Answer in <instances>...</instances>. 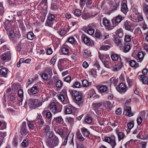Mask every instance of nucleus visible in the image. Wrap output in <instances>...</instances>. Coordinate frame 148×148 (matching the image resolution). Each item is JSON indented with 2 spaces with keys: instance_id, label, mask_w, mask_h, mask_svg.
<instances>
[{
  "instance_id": "52",
  "label": "nucleus",
  "mask_w": 148,
  "mask_h": 148,
  "mask_svg": "<svg viewBox=\"0 0 148 148\" xmlns=\"http://www.w3.org/2000/svg\"><path fill=\"white\" fill-rule=\"evenodd\" d=\"M62 52L63 54L66 55L69 53V50L67 48L64 47L62 49Z\"/></svg>"
},
{
  "instance_id": "23",
  "label": "nucleus",
  "mask_w": 148,
  "mask_h": 148,
  "mask_svg": "<svg viewBox=\"0 0 148 148\" xmlns=\"http://www.w3.org/2000/svg\"><path fill=\"white\" fill-rule=\"evenodd\" d=\"M108 3L113 10H116L119 5V4L116 3L114 4L112 0H110Z\"/></svg>"
},
{
  "instance_id": "30",
  "label": "nucleus",
  "mask_w": 148,
  "mask_h": 148,
  "mask_svg": "<svg viewBox=\"0 0 148 148\" xmlns=\"http://www.w3.org/2000/svg\"><path fill=\"white\" fill-rule=\"evenodd\" d=\"M144 56V54L143 52H139L138 53V62H141L142 61Z\"/></svg>"
},
{
  "instance_id": "48",
  "label": "nucleus",
  "mask_w": 148,
  "mask_h": 148,
  "mask_svg": "<svg viewBox=\"0 0 148 148\" xmlns=\"http://www.w3.org/2000/svg\"><path fill=\"white\" fill-rule=\"evenodd\" d=\"M55 130L56 133H58L61 136L63 135L64 133L62 129L56 128H55Z\"/></svg>"
},
{
  "instance_id": "60",
  "label": "nucleus",
  "mask_w": 148,
  "mask_h": 148,
  "mask_svg": "<svg viewBox=\"0 0 148 148\" xmlns=\"http://www.w3.org/2000/svg\"><path fill=\"white\" fill-rule=\"evenodd\" d=\"M130 49V46L129 45H125L124 47V51L125 52H128Z\"/></svg>"
},
{
  "instance_id": "2",
  "label": "nucleus",
  "mask_w": 148,
  "mask_h": 148,
  "mask_svg": "<svg viewBox=\"0 0 148 148\" xmlns=\"http://www.w3.org/2000/svg\"><path fill=\"white\" fill-rule=\"evenodd\" d=\"M59 143V140L58 137L56 136L49 141L47 143V145L50 148H53L57 146Z\"/></svg>"
},
{
  "instance_id": "17",
  "label": "nucleus",
  "mask_w": 148,
  "mask_h": 148,
  "mask_svg": "<svg viewBox=\"0 0 148 148\" xmlns=\"http://www.w3.org/2000/svg\"><path fill=\"white\" fill-rule=\"evenodd\" d=\"M8 70L5 68H3L0 70V74L2 77H7L8 75Z\"/></svg>"
},
{
  "instance_id": "26",
  "label": "nucleus",
  "mask_w": 148,
  "mask_h": 148,
  "mask_svg": "<svg viewBox=\"0 0 148 148\" xmlns=\"http://www.w3.org/2000/svg\"><path fill=\"white\" fill-rule=\"evenodd\" d=\"M14 29L15 28L7 32V34L10 38H13L15 36L16 33L14 32Z\"/></svg>"
},
{
  "instance_id": "46",
  "label": "nucleus",
  "mask_w": 148,
  "mask_h": 148,
  "mask_svg": "<svg viewBox=\"0 0 148 148\" xmlns=\"http://www.w3.org/2000/svg\"><path fill=\"white\" fill-rule=\"evenodd\" d=\"M112 103L109 101H106L105 104L106 107L109 109L111 108L112 107Z\"/></svg>"
},
{
  "instance_id": "38",
  "label": "nucleus",
  "mask_w": 148,
  "mask_h": 148,
  "mask_svg": "<svg viewBox=\"0 0 148 148\" xmlns=\"http://www.w3.org/2000/svg\"><path fill=\"white\" fill-rule=\"evenodd\" d=\"M142 78V82L143 84H145L146 83L148 80V77L147 76L141 75L139 76V78Z\"/></svg>"
},
{
  "instance_id": "22",
  "label": "nucleus",
  "mask_w": 148,
  "mask_h": 148,
  "mask_svg": "<svg viewBox=\"0 0 148 148\" xmlns=\"http://www.w3.org/2000/svg\"><path fill=\"white\" fill-rule=\"evenodd\" d=\"M121 11L125 14L128 12V8L127 4L125 3H123L122 4L121 8Z\"/></svg>"
},
{
  "instance_id": "10",
  "label": "nucleus",
  "mask_w": 148,
  "mask_h": 148,
  "mask_svg": "<svg viewBox=\"0 0 148 148\" xmlns=\"http://www.w3.org/2000/svg\"><path fill=\"white\" fill-rule=\"evenodd\" d=\"M49 107L50 110L54 114H56L61 111L60 110L57 108L56 106V104L54 102L51 103Z\"/></svg>"
},
{
  "instance_id": "58",
  "label": "nucleus",
  "mask_w": 148,
  "mask_h": 148,
  "mask_svg": "<svg viewBox=\"0 0 148 148\" xmlns=\"http://www.w3.org/2000/svg\"><path fill=\"white\" fill-rule=\"evenodd\" d=\"M21 134L23 136H25L28 133L26 129V128H21Z\"/></svg>"
},
{
  "instance_id": "55",
  "label": "nucleus",
  "mask_w": 148,
  "mask_h": 148,
  "mask_svg": "<svg viewBox=\"0 0 148 148\" xmlns=\"http://www.w3.org/2000/svg\"><path fill=\"white\" fill-rule=\"evenodd\" d=\"M62 119L61 116L55 118L53 121H55L57 123H60L61 122Z\"/></svg>"
},
{
  "instance_id": "5",
  "label": "nucleus",
  "mask_w": 148,
  "mask_h": 148,
  "mask_svg": "<svg viewBox=\"0 0 148 148\" xmlns=\"http://www.w3.org/2000/svg\"><path fill=\"white\" fill-rule=\"evenodd\" d=\"M14 22L11 21L7 20L5 22L4 27L7 32L14 28Z\"/></svg>"
},
{
  "instance_id": "53",
  "label": "nucleus",
  "mask_w": 148,
  "mask_h": 148,
  "mask_svg": "<svg viewBox=\"0 0 148 148\" xmlns=\"http://www.w3.org/2000/svg\"><path fill=\"white\" fill-rule=\"evenodd\" d=\"M55 15L52 14H50L48 16L47 20L51 21H53L55 18Z\"/></svg>"
},
{
  "instance_id": "6",
  "label": "nucleus",
  "mask_w": 148,
  "mask_h": 148,
  "mask_svg": "<svg viewBox=\"0 0 148 148\" xmlns=\"http://www.w3.org/2000/svg\"><path fill=\"white\" fill-rule=\"evenodd\" d=\"M124 18V17H122L121 16L119 15L112 19V24L113 25L114 27L117 26L122 20Z\"/></svg>"
},
{
  "instance_id": "35",
  "label": "nucleus",
  "mask_w": 148,
  "mask_h": 148,
  "mask_svg": "<svg viewBox=\"0 0 148 148\" xmlns=\"http://www.w3.org/2000/svg\"><path fill=\"white\" fill-rule=\"evenodd\" d=\"M139 14H132L131 15V20L135 22H137V18Z\"/></svg>"
},
{
  "instance_id": "9",
  "label": "nucleus",
  "mask_w": 148,
  "mask_h": 148,
  "mask_svg": "<svg viewBox=\"0 0 148 148\" xmlns=\"http://www.w3.org/2000/svg\"><path fill=\"white\" fill-rule=\"evenodd\" d=\"M105 141L110 144L112 148H114L116 145L115 138L114 137H106L105 139Z\"/></svg>"
},
{
  "instance_id": "28",
  "label": "nucleus",
  "mask_w": 148,
  "mask_h": 148,
  "mask_svg": "<svg viewBox=\"0 0 148 148\" xmlns=\"http://www.w3.org/2000/svg\"><path fill=\"white\" fill-rule=\"evenodd\" d=\"M81 130L83 135L85 137L88 136L90 134V132L87 129L84 127L81 129Z\"/></svg>"
},
{
  "instance_id": "61",
  "label": "nucleus",
  "mask_w": 148,
  "mask_h": 148,
  "mask_svg": "<svg viewBox=\"0 0 148 148\" xmlns=\"http://www.w3.org/2000/svg\"><path fill=\"white\" fill-rule=\"evenodd\" d=\"M75 98L76 101L79 102L81 101L82 97L79 94L75 97Z\"/></svg>"
},
{
  "instance_id": "24",
  "label": "nucleus",
  "mask_w": 148,
  "mask_h": 148,
  "mask_svg": "<svg viewBox=\"0 0 148 148\" xmlns=\"http://www.w3.org/2000/svg\"><path fill=\"white\" fill-rule=\"evenodd\" d=\"M110 85V84L108 85H102L99 88L100 92H105L107 90L108 87Z\"/></svg>"
},
{
  "instance_id": "54",
  "label": "nucleus",
  "mask_w": 148,
  "mask_h": 148,
  "mask_svg": "<svg viewBox=\"0 0 148 148\" xmlns=\"http://www.w3.org/2000/svg\"><path fill=\"white\" fill-rule=\"evenodd\" d=\"M81 11L78 9H77L75 10L74 11V14L76 16H80L81 14Z\"/></svg>"
},
{
  "instance_id": "32",
  "label": "nucleus",
  "mask_w": 148,
  "mask_h": 148,
  "mask_svg": "<svg viewBox=\"0 0 148 148\" xmlns=\"http://www.w3.org/2000/svg\"><path fill=\"white\" fill-rule=\"evenodd\" d=\"M129 64L131 67L135 68H137L138 66V64L136 63L134 60H131L129 62Z\"/></svg>"
},
{
  "instance_id": "59",
  "label": "nucleus",
  "mask_w": 148,
  "mask_h": 148,
  "mask_svg": "<svg viewBox=\"0 0 148 148\" xmlns=\"http://www.w3.org/2000/svg\"><path fill=\"white\" fill-rule=\"evenodd\" d=\"M4 12V9L2 3H0V15L2 16Z\"/></svg>"
},
{
  "instance_id": "34",
  "label": "nucleus",
  "mask_w": 148,
  "mask_h": 148,
  "mask_svg": "<svg viewBox=\"0 0 148 148\" xmlns=\"http://www.w3.org/2000/svg\"><path fill=\"white\" fill-rule=\"evenodd\" d=\"M91 17L90 14L87 13H85L84 12H83L82 17V18L86 20L90 18Z\"/></svg>"
},
{
  "instance_id": "64",
  "label": "nucleus",
  "mask_w": 148,
  "mask_h": 148,
  "mask_svg": "<svg viewBox=\"0 0 148 148\" xmlns=\"http://www.w3.org/2000/svg\"><path fill=\"white\" fill-rule=\"evenodd\" d=\"M23 90L21 89H19L18 92V96L20 98H23Z\"/></svg>"
},
{
  "instance_id": "57",
  "label": "nucleus",
  "mask_w": 148,
  "mask_h": 148,
  "mask_svg": "<svg viewBox=\"0 0 148 148\" xmlns=\"http://www.w3.org/2000/svg\"><path fill=\"white\" fill-rule=\"evenodd\" d=\"M124 40L126 42H130L131 40V36L129 35H126L125 36Z\"/></svg>"
},
{
  "instance_id": "31",
  "label": "nucleus",
  "mask_w": 148,
  "mask_h": 148,
  "mask_svg": "<svg viewBox=\"0 0 148 148\" xmlns=\"http://www.w3.org/2000/svg\"><path fill=\"white\" fill-rule=\"evenodd\" d=\"M115 34L119 37L121 38L123 35L122 29L121 28L117 29L115 32Z\"/></svg>"
},
{
  "instance_id": "7",
  "label": "nucleus",
  "mask_w": 148,
  "mask_h": 148,
  "mask_svg": "<svg viewBox=\"0 0 148 148\" xmlns=\"http://www.w3.org/2000/svg\"><path fill=\"white\" fill-rule=\"evenodd\" d=\"M117 91L121 94H124L127 89V88L124 83H121L116 88Z\"/></svg>"
},
{
  "instance_id": "44",
  "label": "nucleus",
  "mask_w": 148,
  "mask_h": 148,
  "mask_svg": "<svg viewBox=\"0 0 148 148\" xmlns=\"http://www.w3.org/2000/svg\"><path fill=\"white\" fill-rule=\"evenodd\" d=\"M69 91L71 95L74 97L79 94V92L75 90H69Z\"/></svg>"
},
{
  "instance_id": "1",
  "label": "nucleus",
  "mask_w": 148,
  "mask_h": 148,
  "mask_svg": "<svg viewBox=\"0 0 148 148\" xmlns=\"http://www.w3.org/2000/svg\"><path fill=\"white\" fill-rule=\"evenodd\" d=\"M42 105V102L38 99H29L26 101L24 107L26 108L28 107L30 109H32L39 108Z\"/></svg>"
},
{
  "instance_id": "45",
  "label": "nucleus",
  "mask_w": 148,
  "mask_h": 148,
  "mask_svg": "<svg viewBox=\"0 0 148 148\" xmlns=\"http://www.w3.org/2000/svg\"><path fill=\"white\" fill-rule=\"evenodd\" d=\"M92 118L89 116H87L85 118L84 121L86 123L90 124L92 121Z\"/></svg>"
},
{
  "instance_id": "19",
  "label": "nucleus",
  "mask_w": 148,
  "mask_h": 148,
  "mask_svg": "<svg viewBox=\"0 0 148 148\" xmlns=\"http://www.w3.org/2000/svg\"><path fill=\"white\" fill-rule=\"evenodd\" d=\"M45 135L47 138V140L46 141V143L53 139L54 137L56 136L55 135H54L53 133L52 132H50V133L47 134H46Z\"/></svg>"
},
{
  "instance_id": "62",
  "label": "nucleus",
  "mask_w": 148,
  "mask_h": 148,
  "mask_svg": "<svg viewBox=\"0 0 148 148\" xmlns=\"http://www.w3.org/2000/svg\"><path fill=\"white\" fill-rule=\"evenodd\" d=\"M56 58L57 56L56 55L54 56L52 58L50 61L51 63L53 65L55 64L56 61Z\"/></svg>"
},
{
  "instance_id": "33",
  "label": "nucleus",
  "mask_w": 148,
  "mask_h": 148,
  "mask_svg": "<svg viewBox=\"0 0 148 148\" xmlns=\"http://www.w3.org/2000/svg\"><path fill=\"white\" fill-rule=\"evenodd\" d=\"M58 33L61 36H64L67 33V31L63 28H61L58 31Z\"/></svg>"
},
{
  "instance_id": "8",
  "label": "nucleus",
  "mask_w": 148,
  "mask_h": 148,
  "mask_svg": "<svg viewBox=\"0 0 148 148\" xmlns=\"http://www.w3.org/2000/svg\"><path fill=\"white\" fill-rule=\"evenodd\" d=\"M97 24L94 23L90 24L88 25V27L89 28L87 30V33L90 35H92L95 32L94 28H96Z\"/></svg>"
},
{
  "instance_id": "63",
  "label": "nucleus",
  "mask_w": 148,
  "mask_h": 148,
  "mask_svg": "<svg viewBox=\"0 0 148 148\" xmlns=\"http://www.w3.org/2000/svg\"><path fill=\"white\" fill-rule=\"evenodd\" d=\"M22 144L23 147H25L28 145V141L26 139H25L23 141Z\"/></svg>"
},
{
  "instance_id": "11",
  "label": "nucleus",
  "mask_w": 148,
  "mask_h": 148,
  "mask_svg": "<svg viewBox=\"0 0 148 148\" xmlns=\"http://www.w3.org/2000/svg\"><path fill=\"white\" fill-rule=\"evenodd\" d=\"M137 137L140 139H147L148 138V133L147 132L140 131Z\"/></svg>"
},
{
  "instance_id": "14",
  "label": "nucleus",
  "mask_w": 148,
  "mask_h": 148,
  "mask_svg": "<svg viewBox=\"0 0 148 148\" xmlns=\"http://www.w3.org/2000/svg\"><path fill=\"white\" fill-rule=\"evenodd\" d=\"M92 105L93 106V108L96 113L97 114H100V112L98 111V109L102 105V103H93Z\"/></svg>"
},
{
  "instance_id": "36",
  "label": "nucleus",
  "mask_w": 148,
  "mask_h": 148,
  "mask_svg": "<svg viewBox=\"0 0 148 148\" xmlns=\"http://www.w3.org/2000/svg\"><path fill=\"white\" fill-rule=\"evenodd\" d=\"M99 56L100 59L102 62L103 61L106 59H108L109 57L108 56L104 55L103 54H101L100 53H99Z\"/></svg>"
},
{
  "instance_id": "3",
  "label": "nucleus",
  "mask_w": 148,
  "mask_h": 148,
  "mask_svg": "<svg viewBox=\"0 0 148 148\" xmlns=\"http://www.w3.org/2000/svg\"><path fill=\"white\" fill-rule=\"evenodd\" d=\"M81 39L82 41L88 46H93L94 45L93 41L85 35H83L81 36Z\"/></svg>"
},
{
  "instance_id": "56",
  "label": "nucleus",
  "mask_w": 148,
  "mask_h": 148,
  "mask_svg": "<svg viewBox=\"0 0 148 148\" xmlns=\"http://www.w3.org/2000/svg\"><path fill=\"white\" fill-rule=\"evenodd\" d=\"M95 36L99 39H103V36L100 32H96L95 34Z\"/></svg>"
},
{
  "instance_id": "25",
  "label": "nucleus",
  "mask_w": 148,
  "mask_h": 148,
  "mask_svg": "<svg viewBox=\"0 0 148 148\" xmlns=\"http://www.w3.org/2000/svg\"><path fill=\"white\" fill-rule=\"evenodd\" d=\"M42 114L43 115L46 114L47 118L48 119H50L51 118L52 115L50 111H48L47 110H45L42 112Z\"/></svg>"
},
{
  "instance_id": "43",
  "label": "nucleus",
  "mask_w": 148,
  "mask_h": 148,
  "mask_svg": "<svg viewBox=\"0 0 148 148\" xmlns=\"http://www.w3.org/2000/svg\"><path fill=\"white\" fill-rule=\"evenodd\" d=\"M143 11L145 13L147 14H148V5L146 3L143 4Z\"/></svg>"
},
{
  "instance_id": "12",
  "label": "nucleus",
  "mask_w": 148,
  "mask_h": 148,
  "mask_svg": "<svg viewBox=\"0 0 148 148\" xmlns=\"http://www.w3.org/2000/svg\"><path fill=\"white\" fill-rule=\"evenodd\" d=\"M66 62V60L65 59H60L59 61L58 64V67L60 71H62L65 69V63Z\"/></svg>"
},
{
  "instance_id": "40",
  "label": "nucleus",
  "mask_w": 148,
  "mask_h": 148,
  "mask_svg": "<svg viewBox=\"0 0 148 148\" xmlns=\"http://www.w3.org/2000/svg\"><path fill=\"white\" fill-rule=\"evenodd\" d=\"M74 108V107L71 106L70 108H66L65 110V112L66 114H70L72 113V110Z\"/></svg>"
},
{
  "instance_id": "15",
  "label": "nucleus",
  "mask_w": 148,
  "mask_h": 148,
  "mask_svg": "<svg viewBox=\"0 0 148 148\" xmlns=\"http://www.w3.org/2000/svg\"><path fill=\"white\" fill-rule=\"evenodd\" d=\"M111 57L113 61H118L119 62H122L121 58L119 55L114 54L111 55Z\"/></svg>"
},
{
  "instance_id": "42",
  "label": "nucleus",
  "mask_w": 148,
  "mask_h": 148,
  "mask_svg": "<svg viewBox=\"0 0 148 148\" xmlns=\"http://www.w3.org/2000/svg\"><path fill=\"white\" fill-rule=\"evenodd\" d=\"M117 134L118 136V140L119 141L123 139L124 138L125 135L122 132H119L117 133Z\"/></svg>"
},
{
  "instance_id": "20",
  "label": "nucleus",
  "mask_w": 148,
  "mask_h": 148,
  "mask_svg": "<svg viewBox=\"0 0 148 148\" xmlns=\"http://www.w3.org/2000/svg\"><path fill=\"white\" fill-rule=\"evenodd\" d=\"M42 130L44 132V135L47 134L50 132H51L50 131V127L48 125H44Z\"/></svg>"
},
{
  "instance_id": "41",
  "label": "nucleus",
  "mask_w": 148,
  "mask_h": 148,
  "mask_svg": "<svg viewBox=\"0 0 148 148\" xmlns=\"http://www.w3.org/2000/svg\"><path fill=\"white\" fill-rule=\"evenodd\" d=\"M34 37V35L32 32H29L28 33L27 35V38L28 39L32 40L33 39Z\"/></svg>"
},
{
  "instance_id": "50",
  "label": "nucleus",
  "mask_w": 148,
  "mask_h": 148,
  "mask_svg": "<svg viewBox=\"0 0 148 148\" xmlns=\"http://www.w3.org/2000/svg\"><path fill=\"white\" fill-rule=\"evenodd\" d=\"M127 81L129 88L131 87L133 85V81L130 79L129 77L127 78Z\"/></svg>"
},
{
  "instance_id": "21",
  "label": "nucleus",
  "mask_w": 148,
  "mask_h": 148,
  "mask_svg": "<svg viewBox=\"0 0 148 148\" xmlns=\"http://www.w3.org/2000/svg\"><path fill=\"white\" fill-rule=\"evenodd\" d=\"M114 42L116 45L120 48H122L123 45L121 40L116 37L115 38Z\"/></svg>"
},
{
  "instance_id": "16",
  "label": "nucleus",
  "mask_w": 148,
  "mask_h": 148,
  "mask_svg": "<svg viewBox=\"0 0 148 148\" xmlns=\"http://www.w3.org/2000/svg\"><path fill=\"white\" fill-rule=\"evenodd\" d=\"M131 108L130 107H126L124 109V113L126 112V115L129 117H131L133 116L134 114L131 112Z\"/></svg>"
},
{
  "instance_id": "37",
  "label": "nucleus",
  "mask_w": 148,
  "mask_h": 148,
  "mask_svg": "<svg viewBox=\"0 0 148 148\" xmlns=\"http://www.w3.org/2000/svg\"><path fill=\"white\" fill-rule=\"evenodd\" d=\"M30 91L32 94L35 95L38 92L39 90L36 86H34L30 89Z\"/></svg>"
},
{
  "instance_id": "4",
  "label": "nucleus",
  "mask_w": 148,
  "mask_h": 148,
  "mask_svg": "<svg viewBox=\"0 0 148 148\" xmlns=\"http://www.w3.org/2000/svg\"><path fill=\"white\" fill-rule=\"evenodd\" d=\"M102 23L107 30H111L114 27L113 25H111L110 21L106 18H104L103 19Z\"/></svg>"
},
{
  "instance_id": "47",
  "label": "nucleus",
  "mask_w": 148,
  "mask_h": 148,
  "mask_svg": "<svg viewBox=\"0 0 148 148\" xmlns=\"http://www.w3.org/2000/svg\"><path fill=\"white\" fill-rule=\"evenodd\" d=\"M63 85V83L60 80H58L56 82V86L58 88H61Z\"/></svg>"
},
{
  "instance_id": "39",
  "label": "nucleus",
  "mask_w": 148,
  "mask_h": 148,
  "mask_svg": "<svg viewBox=\"0 0 148 148\" xmlns=\"http://www.w3.org/2000/svg\"><path fill=\"white\" fill-rule=\"evenodd\" d=\"M76 137L80 141H82L84 140V138L82 136L79 131H78L76 133Z\"/></svg>"
},
{
  "instance_id": "27",
  "label": "nucleus",
  "mask_w": 148,
  "mask_h": 148,
  "mask_svg": "<svg viewBox=\"0 0 148 148\" xmlns=\"http://www.w3.org/2000/svg\"><path fill=\"white\" fill-rule=\"evenodd\" d=\"M123 26L126 30H130L131 29L130 23L128 21H126L124 22Z\"/></svg>"
},
{
  "instance_id": "29",
  "label": "nucleus",
  "mask_w": 148,
  "mask_h": 148,
  "mask_svg": "<svg viewBox=\"0 0 148 148\" xmlns=\"http://www.w3.org/2000/svg\"><path fill=\"white\" fill-rule=\"evenodd\" d=\"M66 95L65 92H64L63 91L61 92V94L58 97V99L62 102H64L65 100L64 96Z\"/></svg>"
},
{
  "instance_id": "18",
  "label": "nucleus",
  "mask_w": 148,
  "mask_h": 148,
  "mask_svg": "<svg viewBox=\"0 0 148 148\" xmlns=\"http://www.w3.org/2000/svg\"><path fill=\"white\" fill-rule=\"evenodd\" d=\"M119 63L116 64L114 65L113 69V70L114 71H118L120 70L123 66L122 62H119Z\"/></svg>"
},
{
  "instance_id": "51",
  "label": "nucleus",
  "mask_w": 148,
  "mask_h": 148,
  "mask_svg": "<svg viewBox=\"0 0 148 148\" xmlns=\"http://www.w3.org/2000/svg\"><path fill=\"white\" fill-rule=\"evenodd\" d=\"M109 60L108 59H106V60H105L102 62L104 66L107 67L108 68H110V66L109 64V62L108 61Z\"/></svg>"
},
{
  "instance_id": "13",
  "label": "nucleus",
  "mask_w": 148,
  "mask_h": 148,
  "mask_svg": "<svg viewBox=\"0 0 148 148\" xmlns=\"http://www.w3.org/2000/svg\"><path fill=\"white\" fill-rule=\"evenodd\" d=\"M1 58L3 60L8 59V60H10L11 59L10 52L8 51L4 53L1 56Z\"/></svg>"
},
{
  "instance_id": "49",
  "label": "nucleus",
  "mask_w": 148,
  "mask_h": 148,
  "mask_svg": "<svg viewBox=\"0 0 148 148\" xmlns=\"http://www.w3.org/2000/svg\"><path fill=\"white\" fill-rule=\"evenodd\" d=\"M91 55V53L87 50H85L83 53V56L84 58H88Z\"/></svg>"
}]
</instances>
